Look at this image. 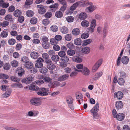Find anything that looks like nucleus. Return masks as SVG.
Listing matches in <instances>:
<instances>
[{
    "label": "nucleus",
    "instance_id": "f257e3e1",
    "mask_svg": "<svg viewBox=\"0 0 130 130\" xmlns=\"http://www.w3.org/2000/svg\"><path fill=\"white\" fill-rule=\"evenodd\" d=\"M30 90L37 91V93L39 96H46L48 95V92L49 91V89L45 88H39L38 86L31 85L29 86Z\"/></svg>",
    "mask_w": 130,
    "mask_h": 130
},
{
    "label": "nucleus",
    "instance_id": "f03ea898",
    "mask_svg": "<svg viewBox=\"0 0 130 130\" xmlns=\"http://www.w3.org/2000/svg\"><path fill=\"white\" fill-rule=\"evenodd\" d=\"M99 104L98 102L96 103L94 107L90 110V112L93 113V119L94 121L99 120V116L97 112L99 110Z\"/></svg>",
    "mask_w": 130,
    "mask_h": 130
},
{
    "label": "nucleus",
    "instance_id": "7ed1b4c3",
    "mask_svg": "<svg viewBox=\"0 0 130 130\" xmlns=\"http://www.w3.org/2000/svg\"><path fill=\"white\" fill-rule=\"evenodd\" d=\"M30 102L32 105L38 106L40 105L41 104V99L39 98H35L30 100Z\"/></svg>",
    "mask_w": 130,
    "mask_h": 130
},
{
    "label": "nucleus",
    "instance_id": "20e7f679",
    "mask_svg": "<svg viewBox=\"0 0 130 130\" xmlns=\"http://www.w3.org/2000/svg\"><path fill=\"white\" fill-rule=\"evenodd\" d=\"M46 65L47 66V68L50 70L54 69L56 67L54 64L53 62L51 60H46L45 61Z\"/></svg>",
    "mask_w": 130,
    "mask_h": 130
},
{
    "label": "nucleus",
    "instance_id": "39448f33",
    "mask_svg": "<svg viewBox=\"0 0 130 130\" xmlns=\"http://www.w3.org/2000/svg\"><path fill=\"white\" fill-rule=\"evenodd\" d=\"M44 62V60L41 58L39 57L36 60L35 64L36 67L40 68L43 66L42 62Z\"/></svg>",
    "mask_w": 130,
    "mask_h": 130
},
{
    "label": "nucleus",
    "instance_id": "423d86ee",
    "mask_svg": "<svg viewBox=\"0 0 130 130\" xmlns=\"http://www.w3.org/2000/svg\"><path fill=\"white\" fill-rule=\"evenodd\" d=\"M102 59H100L95 63L92 69V71L93 72H95L98 69L102 64Z\"/></svg>",
    "mask_w": 130,
    "mask_h": 130
},
{
    "label": "nucleus",
    "instance_id": "0eeeda50",
    "mask_svg": "<svg viewBox=\"0 0 130 130\" xmlns=\"http://www.w3.org/2000/svg\"><path fill=\"white\" fill-rule=\"evenodd\" d=\"M74 69L75 70V71L77 72H80L84 75L85 76H87L89 74L90 71L86 67H85L83 68L82 70H78L76 69L75 68Z\"/></svg>",
    "mask_w": 130,
    "mask_h": 130
},
{
    "label": "nucleus",
    "instance_id": "6e6552de",
    "mask_svg": "<svg viewBox=\"0 0 130 130\" xmlns=\"http://www.w3.org/2000/svg\"><path fill=\"white\" fill-rule=\"evenodd\" d=\"M37 7L39 8L38 11V13L41 14H44L46 12V10L44 6L42 5H38L37 6Z\"/></svg>",
    "mask_w": 130,
    "mask_h": 130
},
{
    "label": "nucleus",
    "instance_id": "1a4fd4ad",
    "mask_svg": "<svg viewBox=\"0 0 130 130\" xmlns=\"http://www.w3.org/2000/svg\"><path fill=\"white\" fill-rule=\"evenodd\" d=\"M123 93L121 91H119L114 93L115 98H116L118 100L121 99L123 98Z\"/></svg>",
    "mask_w": 130,
    "mask_h": 130
},
{
    "label": "nucleus",
    "instance_id": "9d476101",
    "mask_svg": "<svg viewBox=\"0 0 130 130\" xmlns=\"http://www.w3.org/2000/svg\"><path fill=\"white\" fill-rule=\"evenodd\" d=\"M115 105L117 109H120L123 107V104L122 101H118L116 102Z\"/></svg>",
    "mask_w": 130,
    "mask_h": 130
},
{
    "label": "nucleus",
    "instance_id": "9b49d317",
    "mask_svg": "<svg viewBox=\"0 0 130 130\" xmlns=\"http://www.w3.org/2000/svg\"><path fill=\"white\" fill-rule=\"evenodd\" d=\"M33 79V78L32 77H29L23 79L22 80V82L23 83L29 84L31 82Z\"/></svg>",
    "mask_w": 130,
    "mask_h": 130
},
{
    "label": "nucleus",
    "instance_id": "f8f14e48",
    "mask_svg": "<svg viewBox=\"0 0 130 130\" xmlns=\"http://www.w3.org/2000/svg\"><path fill=\"white\" fill-rule=\"evenodd\" d=\"M43 80L44 82L46 83H50L48 85V86L49 87H52L51 84V83L52 82V79L50 77L45 76L43 78Z\"/></svg>",
    "mask_w": 130,
    "mask_h": 130
},
{
    "label": "nucleus",
    "instance_id": "ddd939ff",
    "mask_svg": "<svg viewBox=\"0 0 130 130\" xmlns=\"http://www.w3.org/2000/svg\"><path fill=\"white\" fill-rule=\"evenodd\" d=\"M125 118V115L122 113H119L117 115V117H116L119 121L123 120Z\"/></svg>",
    "mask_w": 130,
    "mask_h": 130
},
{
    "label": "nucleus",
    "instance_id": "4468645a",
    "mask_svg": "<svg viewBox=\"0 0 130 130\" xmlns=\"http://www.w3.org/2000/svg\"><path fill=\"white\" fill-rule=\"evenodd\" d=\"M96 8L95 6H90L87 7L86 9V10L88 12L91 13L94 10H95Z\"/></svg>",
    "mask_w": 130,
    "mask_h": 130
},
{
    "label": "nucleus",
    "instance_id": "2eb2a0df",
    "mask_svg": "<svg viewBox=\"0 0 130 130\" xmlns=\"http://www.w3.org/2000/svg\"><path fill=\"white\" fill-rule=\"evenodd\" d=\"M39 55L38 53L36 52H31L30 54V56L31 58L34 59H36L38 58Z\"/></svg>",
    "mask_w": 130,
    "mask_h": 130
},
{
    "label": "nucleus",
    "instance_id": "dca6fc26",
    "mask_svg": "<svg viewBox=\"0 0 130 130\" xmlns=\"http://www.w3.org/2000/svg\"><path fill=\"white\" fill-rule=\"evenodd\" d=\"M58 3L54 4L50 6V8H51V11L52 12L55 11L58 7Z\"/></svg>",
    "mask_w": 130,
    "mask_h": 130
},
{
    "label": "nucleus",
    "instance_id": "f3484780",
    "mask_svg": "<svg viewBox=\"0 0 130 130\" xmlns=\"http://www.w3.org/2000/svg\"><path fill=\"white\" fill-rule=\"evenodd\" d=\"M78 17L80 19L84 20L87 18V15L86 13L84 12H82L78 15Z\"/></svg>",
    "mask_w": 130,
    "mask_h": 130
},
{
    "label": "nucleus",
    "instance_id": "a211bd4d",
    "mask_svg": "<svg viewBox=\"0 0 130 130\" xmlns=\"http://www.w3.org/2000/svg\"><path fill=\"white\" fill-rule=\"evenodd\" d=\"M77 2L78 3V6L79 5L82 7H84L87 6L88 3L87 2V1H80Z\"/></svg>",
    "mask_w": 130,
    "mask_h": 130
},
{
    "label": "nucleus",
    "instance_id": "6ab92c4d",
    "mask_svg": "<svg viewBox=\"0 0 130 130\" xmlns=\"http://www.w3.org/2000/svg\"><path fill=\"white\" fill-rule=\"evenodd\" d=\"M18 74L19 76H22L25 74V71L23 68H18Z\"/></svg>",
    "mask_w": 130,
    "mask_h": 130
},
{
    "label": "nucleus",
    "instance_id": "aec40b11",
    "mask_svg": "<svg viewBox=\"0 0 130 130\" xmlns=\"http://www.w3.org/2000/svg\"><path fill=\"white\" fill-rule=\"evenodd\" d=\"M5 19L6 20L9 21L11 23L13 22L14 19L12 18V16L11 14H8L5 17Z\"/></svg>",
    "mask_w": 130,
    "mask_h": 130
},
{
    "label": "nucleus",
    "instance_id": "412c9836",
    "mask_svg": "<svg viewBox=\"0 0 130 130\" xmlns=\"http://www.w3.org/2000/svg\"><path fill=\"white\" fill-rule=\"evenodd\" d=\"M69 77V75L68 74H64L61 76L58 79V80L60 81H64L67 79Z\"/></svg>",
    "mask_w": 130,
    "mask_h": 130
},
{
    "label": "nucleus",
    "instance_id": "4be33fe9",
    "mask_svg": "<svg viewBox=\"0 0 130 130\" xmlns=\"http://www.w3.org/2000/svg\"><path fill=\"white\" fill-rule=\"evenodd\" d=\"M129 59L127 56H123L122 58L121 61L124 64H126L128 63Z\"/></svg>",
    "mask_w": 130,
    "mask_h": 130
},
{
    "label": "nucleus",
    "instance_id": "5701e85b",
    "mask_svg": "<svg viewBox=\"0 0 130 130\" xmlns=\"http://www.w3.org/2000/svg\"><path fill=\"white\" fill-rule=\"evenodd\" d=\"M103 72H100L96 73L94 75L93 79L95 80L98 79L100 77L103 75Z\"/></svg>",
    "mask_w": 130,
    "mask_h": 130
},
{
    "label": "nucleus",
    "instance_id": "b1692460",
    "mask_svg": "<svg viewBox=\"0 0 130 130\" xmlns=\"http://www.w3.org/2000/svg\"><path fill=\"white\" fill-rule=\"evenodd\" d=\"M73 61L77 63H80L82 61V59L78 56H74L72 57Z\"/></svg>",
    "mask_w": 130,
    "mask_h": 130
},
{
    "label": "nucleus",
    "instance_id": "393cba45",
    "mask_svg": "<svg viewBox=\"0 0 130 130\" xmlns=\"http://www.w3.org/2000/svg\"><path fill=\"white\" fill-rule=\"evenodd\" d=\"M60 31L62 34H65L68 32L69 29L67 27L63 26L60 28Z\"/></svg>",
    "mask_w": 130,
    "mask_h": 130
},
{
    "label": "nucleus",
    "instance_id": "a878e982",
    "mask_svg": "<svg viewBox=\"0 0 130 130\" xmlns=\"http://www.w3.org/2000/svg\"><path fill=\"white\" fill-rule=\"evenodd\" d=\"M21 11L18 9L16 10L13 12V15L15 17H18L21 16Z\"/></svg>",
    "mask_w": 130,
    "mask_h": 130
},
{
    "label": "nucleus",
    "instance_id": "bb28decb",
    "mask_svg": "<svg viewBox=\"0 0 130 130\" xmlns=\"http://www.w3.org/2000/svg\"><path fill=\"white\" fill-rule=\"evenodd\" d=\"M90 48L88 47H85L82 48V52L85 54H88L90 51Z\"/></svg>",
    "mask_w": 130,
    "mask_h": 130
},
{
    "label": "nucleus",
    "instance_id": "cd10ccee",
    "mask_svg": "<svg viewBox=\"0 0 130 130\" xmlns=\"http://www.w3.org/2000/svg\"><path fill=\"white\" fill-rule=\"evenodd\" d=\"M89 22L86 20L83 21L81 23L82 26L84 27H87L89 25Z\"/></svg>",
    "mask_w": 130,
    "mask_h": 130
},
{
    "label": "nucleus",
    "instance_id": "c85d7f7f",
    "mask_svg": "<svg viewBox=\"0 0 130 130\" xmlns=\"http://www.w3.org/2000/svg\"><path fill=\"white\" fill-rule=\"evenodd\" d=\"M33 64L30 62L28 61H27V62L25 64V66L26 68L27 69L31 68L33 67Z\"/></svg>",
    "mask_w": 130,
    "mask_h": 130
},
{
    "label": "nucleus",
    "instance_id": "c756f323",
    "mask_svg": "<svg viewBox=\"0 0 130 130\" xmlns=\"http://www.w3.org/2000/svg\"><path fill=\"white\" fill-rule=\"evenodd\" d=\"M124 50H122L120 53V56L118 57L117 60V65L118 66H119L120 64V61L121 58V56L122 55Z\"/></svg>",
    "mask_w": 130,
    "mask_h": 130
},
{
    "label": "nucleus",
    "instance_id": "7c9ffc66",
    "mask_svg": "<svg viewBox=\"0 0 130 130\" xmlns=\"http://www.w3.org/2000/svg\"><path fill=\"white\" fill-rule=\"evenodd\" d=\"M66 101L67 103L69 104H71L73 103V99L71 96H68L66 97Z\"/></svg>",
    "mask_w": 130,
    "mask_h": 130
},
{
    "label": "nucleus",
    "instance_id": "2f4dec72",
    "mask_svg": "<svg viewBox=\"0 0 130 130\" xmlns=\"http://www.w3.org/2000/svg\"><path fill=\"white\" fill-rule=\"evenodd\" d=\"M12 86L13 88H16L18 87L20 88H22L23 87V86L22 84L20 83H16L13 84H12Z\"/></svg>",
    "mask_w": 130,
    "mask_h": 130
},
{
    "label": "nucleus",
    "instance_id": "473e14b6",
    "mask_svg": "<svg viewBox=\"0 0 130 130\" xmlns=\"http://www.w3.org/2000/svg\"><path fill=\"white\" fill-rule=\"evenodd\" d=\"M51 59L53 61L55 62H57L59 60L60 58L57 55H54L52 56Z\"/></svg>",
    "mask_w": 130,
    "mask_h": 130
},
{
    "label": "nucleus",
    "instance_id": "72a5a7b5",
    "mask_svg": "<svg viewBox=\"0 0 130 130\" xmlns=\"http://www.w3.org/2000/svg\"><path fill=\"white\" fill-rule=\"evenodd\" d=\"M42 57L43 59H45L44 62L45 63L46 60H51L50 59H49V57L47 53H44L42 54Z\"/></svg>",
    "mask_w": 130,
    "mask_h": 130
},
{
    "label": "nucleus",
    "instance_id": "f704fd0d",
    "mask_svg": "<svg viewBox=\"0 0 130 130\" xmlns=\"http://www.w3.org/2000/svg\"><path fill=\"white\" fill-rule=\"evenodd\" d=\"M50 29L52 31L55 32L58 30V28L56 25H54L50 27Z\"/></svg>",
    "mask_w": 130,
    "mask_h": 130
},
{
    "label": "nucleus",
    "instance_id": "c9c22d12",
    "mask_svg": "<svg viewBox=\"0 0 130 130\" xmlns=\"http://www.w3.org/2000/svg\"><path fill=\"white\" fill-rule=\"evenodd\" d=\"M80 31L78 28H76L73 30L72 31V34L75 36L78 35L80 33Z\"/></svg>",
    "mask_w": 130,
    "mask_h": 130
},
{
    "label": "nucleus",
    "instance_id": "e433bc0d",
    "mask_svg": "<svg viewBox=\"0 0 130 130\" xmlns=\"http://www.w3.org/2000/svg\"><path fill=\"white\" fill-rule=\"evenodd\" d=\"M92 42V40L90 39H88L84 40L83 41L82 45L85 46L90 43Z\"/></svg>",
    "mask_w": 130,
    "mask_h": 130
},
{
    "label": "nucleus",
    "instance_id": "4c0bfd02",
    "mask_svg": "<svg viewBox=\"0 0 130 130\" xmlns=\"http://www.w3.org/2000/svg\"><path fill=\"white\" fill-rule=\"evenodd\" d=\"M55 15L56 17L58 18H60L63 16L62 12L59 11H57L55 14Z\"/></svg>",
    "mask_w": 130,
    "mask_h": 130
},
{
    "label": "nucleus",
    "instance_id": "58836bf2",
    "mask_svg": "<svg viewBox=\"0 0 130 130\" xmlns=\"http://www.w3.org/2000/svg\"><path fill=\"white\" fill-rule=\"evenodd\" d=\"M8 33L7 31H3L1 33V36L3 38H5L8 36Z\"/></svg>",
    "mask_w": 130,
    "mask_h": 130
},
{
    "label": "nucleus",
    "instance_id": "ea45409f",
    "mask_svg": "<svg viewBox=\"0 0 130 130\" xmlns=\"http://www.w3.org/2000/svg\"><path fill=\"white\" fill-rule=\"evenodd\" d=\"M74 43L76 45H80L82 43L81 40L80 38H76L74 40Z\"/></svg>",
    "mask_w": 130,
    "mask_h": 130
},
{
    "label": "nucleus",
    "instance_id": "a19ab883",
    "mask_svg": "<svg viewBox=\"0 0 130 130\" xmlns=\"http://www.w3.org/2000/svg\"><path fill=\"white\" fill-rule=\"evenodd\" d=\"M78 3L76 2L74 4L70 7V9L71 11H73L75 10L76 7L78 6Z\"/></svg>",
    "mask_w": 130,
    "mask_h": 130
},
{
    "label": "nucleus",
    "instance_id": "79ce46f5",
    "mask_svg": "<svg viewBox=\"0 0 130 130\" xmlns=\"http://www.w3.org/2000/svg\"><path fill=\"white\" fill-rule=\"evenodd\" d=\"M11 92V90H7L5 93L3 94V96L5 98L8 97L10 95Z\"/></svg>",
    "mask_w": 130,
    "mask_h": 130
},
{
    "label": "nucleus",
    "instance_id": "37998d69",
    "mask_svg": "<svg viewBox=\"0 0 130 130\" xmlns=\"http://www.w3.org/2000/svg\"><path fill=\"white\" fill-rule=\"evenodd\" d=\"M42 45L43 47L45 49H48L50 47L49 43L48 42L42 43Z\"/></svg>",
    "mask_w": 130,
    "mask_h": 130
},
{
    "label": "nucleus",
    "instance_id": "c03bdc74",
    "mask_svg": "<svg viewBox=\"0 0 130 130\" xmlns=\"http://www.w3.org/2000/svg\"><path fill=\"white\" fill-rule=\"evenodd\" d=\"M10 79L12 81L15 82H19L20 81V79L14 76H11Z\"/></svg>",
    "mask_w": 130,
    "mask_h": 130
},
{
    "label": "nucleus",
    "instance_id": "a18cd8bd",
    "mask_svg": "<svg viewBox=\"0 0 130 130\" xmlns=\"http://www.w3.org/2000/svg\"><path fill=\"white\" fill-rule=\"evenodd\" d=\"M67 54L70 56H73L75 54V51L72 50H69L67 51Z\"/></svg>",
    "mask_w": 130,
    "mask_h": 130
},
{
    "label": "nucleus",
    "instance_id": "49530a36",
    "mask_svg": "<svg viewBox=\"0 0 130 130\" xmlns=\"http://www.w3.org/2000/svg\"><path fill=\"white\" fill-rule=\"evenodd\" d=\"M60 60L62 62H66L69 61V59L68 57L65 55L63 57H61Z\"/></svg>",
    "mask_w": 130,
    "mask_h": 130
},
{
    "label": "nucleus",
    "instance_id": "de8ad7c7",
    "mask_svg": "<svg viewBox=\"0 0 130 130\" xmlns=\"http://www.w3.org/2000/svg\"><path fill=\"white\" fill-rule=\"evenodd\" d=\"M33 12L31 10H28L26 12V15L28 17H31L33 16Z\"/></svg>",
    "mask_w": 130,
    "mask_h": 130
},
{
    "label": "nucleus",
    "instance_id": "09e8293b",
    "mask_svg": "<svg viewBox=\"0 0 130 130\" xmlns=\"http://www.w3.org/2000/svg\"><path fill=\"white\" fill-rule=\"evenodd\" d=\"M37 22V19L35 18H32L30 20V23L32 24H35Z\"/></svg>",
    "mask_w": 130,
    "mask_h": 130
},
{
    "label": "nucleus",
    "instance_id": "8fccbe9b",
    "mask_svg": "<svg viewBox=\"0 0 130 130\" xmlns=\"http://www.w3.org/2000/svg\"><path fill=\"white\" fill-rule=\"evenodd\" d=\"M8 43L10 45H13L16 42L15 40L14 39H10L8 40Z\"/></svg>",
    "mask_w": 130,
    "mask_h": 130
},
{
    "label": "nucleus",
    "instance_id": "3c124183",
    "mask_svg": "<svg viewBox=\"0 0 130 130\" xmlns=\"http://www.w3.org/2000/svg\"><path fill=\"white\" fill-rule=\"evenodd\" d=\"M9 23L7 21H4L2 22H0V25L3 27H5L9 25Z\"/></svg>",
    "mask_w": 130,
    "mask_h": 130
},
{
    "label": "nucleus",
    "instance_id": "603ef678",
    "mask_svg": "<svg viewBox=\"0 0 130 130\" xmlns=\"http://www.w3.org/2000/svg\"><path fill=\"white\" fill-rule=\"evenodd\" d=\"M9 76L7 74H0V79H7L9 78Z\"/></svg>",
    "mask_w": 130,
    "mask_h": 130
},
{
    "label": "nucleus",
    "instance_id": "864d4df0",
    "mask_svg": "<svg viewBox=\"0 0 130 130\" xmlns=\"http://www.w3.org/2000/svg\"><path fill=\"white\" fill-rule=\"evenodd\" d=\"M89 36V34L87 33H84L81 35V38L83 39H85L88 38Z\"/></svg>",
    "mask_w": 130,
    "mask_h": 130
},
{
    "label": "nucleus",
    "instance_id": "5fc2aeb1",
    "mask_svg": "<svg viewBox=\"0 0 130 130\" xmlns=\"http://www.w3.org/2000/svg\"><path fill=\"white\" fill-rule=\"evenodd\" d=\"M119 75H120V77L123 78H125L126 77V73L123 71H121L119 72L118 73Z\"/></svg>",
    "mask_w": 130,
    "mask_h": 130
},
{
    "label": "nucleus",
    "instance_id": "6e6d98bb",
    "mask_svg": "<svg viewBox=\"0 0 130 130\" xmlns=\"http://www.w3.org/2000/svg\"><path fill=\"white\" fill-rule=\"evenodd\" d=\"M65 38L66 40L68 41L70 40L72 38L71 34H69L66 35L65 36Z\"/></svg>",
    "mask_w": 130,
    "mask_h": 130
},
{
    "label": "nucleus",
    "instance_id": "4d7b16f0",
    "mask_svg": "<svg viewBox=\"0 0 130 130\" xmlns=\"http://www.w3.org/2000/svg\"><path fill=\"white\" fill-rule=\"evenodd\" d=\"M125 82L123 78H119L118 79V84L120 85H123Z\"/></svg>",
    "mask_w": 130,
    "mask_h": 130
},
{
    "label": "nucleus",
    "instance_id": "13d9d810",
    "mask_svg": "<svg viewBox=\"0 0 130 130\" xmlns=\"http://www.w3.org/2000/svg\"><path fill=\"white\" fill-rule=\"evenodd\" d=\"M43 24L45 26L48 25L50 23V21L47 19L43 20L42 21Z\"/></svg>",
    "mask_w": 130,
    "mask_h": 130
},
{
    "label": "nucleus",
    "instance_id": "bf43d9fd",
    "mask_svg": "<svg viewBox=\"0 0 130 130\" xmlns=\"http://www.w3.org/2000/svg\"><path fill=\"white\" fill-rule=\"evenodd\" d=\"M28 57L26 56H24L22 57L21 59V61L23 62L26 63L28 61Z\"/></svg>",
    "mask_w": 130,
    "mask_h": 130
},
{
    "label": "nucleus",
    "instance_id": "052dcab7",
    "mask_svg": "<svg viewBox=\"0 0 130 130\" xmlns=\"http://www.w3.org/2000/svg\"><path fill=\"white\" fill-rule=\"evenodd\" d=\"M18 62L16 60L13 61L11 62V65L12 67H15L18 65Z\"/></svg>",
    "mask_w": 130,
    "mask_h": 130
},
{
    "label": "nucleus",
    "instance_id": "680f3d73",
    "mask_svg": "<svg viewBox=\"0 0 130 130\" xmlns=\"http://www.w3.org/2000/svg\"><path fill=\"white\" fill-rule=\"evenodd\" d=\"M53 48L55 51H58L60 50V47L58 45L55 44L54 45Z\"/></svg>",
    "mask_w": 130,
    "mask_h": 130
},
{
    "label": "nucleus",
    "instance_id": "e2e57ef3",
    "mask_svg": "<svg viewBox=\"0 0 130 130\" xmlns=\"http://www.w3.org/2000/svg\"><path fill=\"white\" fill-rule=\"evenodd\" d=\"M18 17V20L19 22L22 23L23 22L24 20V18L23 16L21 15Z\"/></svg>",
    "mask_w": 130,
    "mask_h": 130
},
{
    "label": "nucleus",
    "instance_id": "0e129e2a",
    "mask_svg": "<svg viewBox=\"0 0 130 130\" xmlns=\"http://www.w3.org/2000/svg\"><path fill=\"white\" fill-rule=\"evenodd\" d=\"M96 25V21L95 19L93 20L90 24V26L94 28Z\"/></svg>",
    "mask_w": 130,
    "mask_h": 130
},
{
    "label": "nucleus",
    "instance_id": "69168bd1",
    "mask_svg": "<svg viewBox=\"0 0 130 130\" xmlns=\"http://www.w3.org/2000/svg\"><path fill=\"white\" fill-rule=\"evenodd\" d=\"M58 55L61 57H62L66 55V53L64 51H60L58 53Z\"/></svg>",
    "mask_w": 130,
    "mask_h": 130
},
{
    "label": "nucleus",
    "instance_id": "338daca9",
    "mask_svg": "<svg viewBox=\"0 0 130 130\" xmlns=\"http://www.w3.org/2000/svg\"><path fill=\"white\" fill-rule=\"evenodd\" d=\"M40 72L42 73H45L47 72V69L45 67H43L41 69Z\"/></svg>",
    "mask_w": 130,
    "mask_h": 130
},
{
    "label": "nucleus",
    "instance_id": "774afa93",
    "mask_svg": "<svg viewBox=\"0 0 130 130\" xmlns=\"http://www.w3.org/2000/svg\"><path fill=\"white\" fill-rule=\"evenodd\" d=\"M52 13L50 12H48L45 14L44 17L46 18H50L52 17Z\"/></svg>",
    "mask_w": 130,
    "mask_h": 130
}]
</instances>
